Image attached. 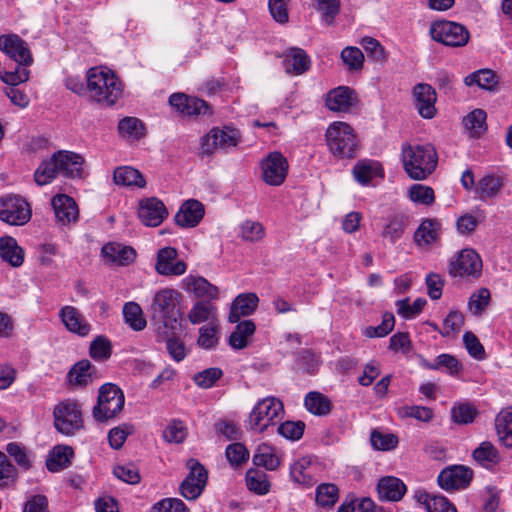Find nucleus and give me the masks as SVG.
<instances>
[{
    "label": "nucleus",
    "mask_w": 512,
    "mask_h": 512,
    "mask_svg": "<svg viewBox=\"0 0 512 512\" xmlns=\"http://www.w3.org/2000/svg\"><path fill=\"white\" fill-rule=\"evenodd\" d=\"M284 406L281 400L269 396L259 400L248 417V426L251 430L263 433L270 426H275L282 418Z\"/></svg>",
    "instance_id": "obj_6"
},
{
    "label": "nucleus",
    "mask_w": 512,
    "mask_h": 512,
    "mask_svg": "<svg viewBox=\"0 0 512 512\" xmlns=\"http://www.w3.org/2000/svg\"><path fill=\"white\" fill-rule=\"evenodd\" d=\"M247 488L258 495H265L270 491V482L267 474L259 469L251 468L246 472Z\"/></svg>",
    "instance_id": "obj_45"
},
{
    "label": "nucleus",
    "mask_w": 512,
    "mask_h": 512,
    "mask_svg": "<svg viewBox=\"0 0 512 512\" xmlns=\"http://www.w3.org/2000/svg\"><path fill=\"white\" fill-rule=\"evenodd\" d=\"M216 314V307L210 301L196 302L188 313V319L192 324H199L213 319Z\"/></svg>",
    "instance_id": "obj_50"
},
{
    "label": "nucleus",
    "mask_w": 512,
    "mask_h": 512,
    "mask_svg": "<svg viewBox=\"0 0 512 512\" xmlns=\"http://www.w3.org/2000/svg\"><path fill=\"white\" fill-rule=\"evenodd\" d=\"M205 214L204 205L195 199L185 201L175 215V222L182 228L196 227Z\"/></svg>",
    "instance_id": "obj_23"
},
{
    "label": "nucleus",
    "mask_w": 512,
    "mask_h": 512,
    "mask_svg": "<svg viewBox=\"0 0 512 512\" xmlns=\"http://www.w3.org/2000/svg\"><path fill=\"white\" fill-rule=\"evenodd\" d=\"M226 458L232 466H239L249 458V451L244 444L235 442L226 447Z\"/></svg>",
    "instance_id": "obj_63"
},
{
    "label": "nucleus",
    "mask_w": 512,
    "mask_h": 512,
    "mask_svg": "<svg viewBox=\"0 0 512 512\" xmlns=\"http://www.w3.org/2000/svg\"><path fill=\"white\" fill-rule=\"evenodd\" d=\"M353 175L361 185H367L375 177H384L382 166L377 161L361 160L353 167Z\"/></svg>",
    "instance_id": "obj_34"
},
{
    "label": "nucleus",
    "mask_w": 512,
    "mask_h": 512,
    "mask_svg": "<svg viewBox=\"0 0 512 512\" xmlns=\"http://www.w3.org/2000/svg\"><path fill=\"white\" fill-rule=\"evenodd\" d=\"M370 442L375 450L388 451L394 449L398 444V438L392 433H382L373 430L370 436Z\"/></svg>",
    "instance_id": "obj_58"
},
{
    "label": "nucleus",
    "mask_w": 512,
    "mask_h": 512,
    "mask_svg": "<svg viewBox=\"0 0 512 512\" xmlns=\"http://www.w3.org/2000/svg\"><path fill=\"white\" fill-rule=\"evenodd\" d=\"M17 476V470L9 461L7 455L0 451V488L11 486Z\"/></svg>",
    "instance_id": "obj_61"
},
{
    "label": "nucleus",
    "mask_w": 512,
    "mask_h": 512,
    "mask_svg": "<svg viewBox=\"0 0 512 512\" xmlns=\"http://www.w3.org/2000/svg\"><path fill=\"white\" fill-rule=\"evenodd\" d=\"M377 490L381 499L397 502L403 498L407 488L399 478L386 476L379 480Z\"/></svg>",
    "instance_id": "obj_30"
},
{
    "label": "nucleus",
    "mask_w": 512,
    "mask_h": 512,
    "mask_svg": "<svg viewBox=\"0 0 512 512\" xmlns=\"http://www.w3.org/2000/svg\"><path fill=\"white\" fill-rule=\"evenodd\" d=\"M409 199L421 205L430 206L435 201L434 190L423 184H413L408 190Z\"/></svg>",
    "instance_id": "obj_54"
},
{
    "label": "nucleus",
    "mask_w": 512,
    "mask_h": 512,
    "mask_svg": "<svg viewBox=\"0 0 512 512\" xmlns=\"http://www.w3.org/2000/svg\"><path fill=\"white\" fill-rule=\"evenodd\" d=\"M395 318L394 315L390 312L384 313L382 317V322L378 326H369L364 330V335L369 338L374 337H385L387 336L394 328Z\"/></svg>",
    "instance_id": "obj_60"
},
{
    "label": "nucleus",
    "mask_w": 512,
    "mask_h": 512,
    "mask_svg": "<svg viewBox=\"0 0 512 512\" xmlns=\"http://www.w3.org/2000/svg\"><path fill=\"white\" fill-rule=\"evenodd\" d=\"M504 178L496 175H486L479 180L475 192L481 201L496 197L504 186Z\"/></svg>",
    "instance_id": "obj_37"
},
{
    "label": "nucleus",
    "mask_w": 512,
    "mask_h": 512,
    "mask_svg": "<svg viewBox=\"0 0 512 512\" xmlns=\"http://www.w3.org/2000/svg\"><path fill=\"white\" fill-rule=\"evenodd\" d=\"M259 298L255 293L239 294L231 304L228 320L230 323L239 322L241 317H246L255 312Z\"/></svg>",
    "instance_id": "obj_27"
},
{
    "label": "nucleus",
    "mask_w": 512,
    "mask_h": 512,
    "mask_svg": "<svg viewBox=\"0 0 512 512\" xmlns=\"http://www.w3.org/2000/svg\"><path fill=\"white\" fill-rule=\"evenodd\" d=\"M339 498V489L333 483H322L316 489L315 501L321 507H333Z\"/></svg>",
    "instance_id": "obj_49"
},
{
    "label": "nucleus",
    "mask_w": 512,
    "mask_h": 512,
    "mask_svg": "<svg viewBox=\"0 0 512 512\" xmlns=\"http://www.w3.org/2000/svg\"><path fill=\"white\" fill-rule=\"evenodd\" d=\"M326 145L330 153L337 159L356 157L358 139L354 129L345 122L331 123L325 133Z\"/></svg>",
    "instance_id": "obj_4"
},
{
    "label": "nucleus",
    "mask_w": 512,
    "mask_h": 512,
    "mask_svg": "<svg viewBox=\"0 0 512 512\" xmlns=\"http://www.w3.org/2000/svg\"><path fill=\"white\" fill-rule=\"evenodd\" d=\"M6 452L15 460L22 471H27L32 467V455L24 445L17 442L8 443Z\"/></svg>",
    "instance_id": "obj_48"
},
{
    "label": "nucleus",
    "mask_w": 512,
    "mask_h": 512,
    "mask_svg": "<svg viewBox=\"0 0 512 512\" xmlns=\"http://www.w3.org/2000/svg\"><path fill=\"white\" fill-rule=\"evenodd\" d=\"M414 105L421 117L432 119L436 115V91L426 83H419L413 88Z\"/></svg>",
    "instance_id": "obj_17"
},
{
    "label": "nucleus",
    "mask_w": 512,
    "mask_h": 512,
    "mask_svg": "<svg viewBox=\"0 0 512 512\" xmlns=\"http://www.w3.org/2000/svg\"><path fill=\"white\" fill-rule=\"evenodd\" d=\"M182 287L188 293L203 301H213L219 298V289L202 276L188 275L182 281Z\"/></svg>",
    "instance_id": "obj_18"
},
{
    "label": "nucleus",
    "mask_w": 512,
    "mask_h": 512,
    "mask_svg": "<svg viewBox=\"0 0 512 512\" xmlns=\"http://www.w3.org/2000/svg\"><path fill=\"white\" fill-rule=\"evenodd\" d=\"M482 259L473 249H463L450 261L449 274L452 277L477 279L482 274Z\"/></svg>",
    "instance_id": "obj_11"
},
{
    "label": "nucleus",
    "mask_w": 512,
    "mask_h": 512,
    "mask_svg": "<svg viewBox=\"0 0 512 512\" xmlns=\"http://www.w3.org/2000/svg\"><path fill=\"white\" fill-rule=\"evenodd\" d=\"M138 216L144 225L156 227L168 216V212L162 201L148 198L140 202Z\"/></svg>",
    "instance_id": "obj_19"
},
{
    "label": "nucleus",
    "mask_w": 512,
    "mask_h": 512,
    "mask_svg": "<svg viewBox=\"0 0 512 512\" xmlns=\"http://www.w3.org/2000/svg\"><path fill=\"white\" fill-rule=\"evenodd\" d=\"M189 474L180 486L181 495L187 500H195L202 493L207 482V471L197 460L190 459L187 462Z\"/></svg>",
    "instance_id": "obj_13"
},
{
    "label": "nucleus",
    "mask_w": 512,
    "mask_h": 512,
    "mask_svg": "<svg viewBox=\"0 0 512 512\" xmlns=\"http://www.w3.org/2000/svg\"><path fill=\"white\" fill-rule=\"evenodd\" d=\"M283 64L288 74L301 75L309 70L311 60L303 49L292 47L286 52Z\"/></svg>",
    "instance_id": "obj_29"
},
{
    "label": "nucleus",
    "mask_w": 512,
    "mask_h": 512,
    "mask_svg": "<svg viewBox=\"0 0 512 512\" xmlns=\"http://www.w3.org/2000/svg\"><path fill=\"white\" fill-rule=\"evenodd\" d=\"M169 103L184 116L205 115L209 112V106L204 100L183 93L172 94Z\"/></svg>",
    "instance_id": "obj_21"
},
{
    "label": "nucleus",
    "mask_w": 512,
    "mask_h": 512,
    "mask_svg": "<svg viewBox=\"0 0 512 512\" xmlns=\"http://www.w3.org/2000/svg\"><path fill=\"white\" fill-rule=\"evenodd\" d=\"M118 132L121 137L128 140H139L145 136L144 123L136 117H125L118 123Z\"/></svg>",
    "instance_id": "obj_43"
},
{
    "label": "nucleus",
    "mask_w": 512,
    "mask_h": 512,
    "mask_svg": "<svg viewBox=\"0 0 512 512\" xmlns=\"http://www.w3.org/2000/svg\"><path fill=\"white\" fill-rule=\"evenodd\" d=\"M123 317L125 323L134 331L143 330L146 325V319L143 316L140 305L136 302H127L123 306Z\"/></svg>",
    "instance_id": "obj_46"
},
{
    "label": "nucleus",
    "mask_w": 512,
    "mask_h": 512,
    "mask_svg": "<svg viewBox=\"0 0 512 512\" xmlns=\"http://www.w3.org/2000/svg\"><path fill=\"white\" fill-rule=\"evenodd\" d=\"M180 294L172 288H165L158 291L151 304V313L154 320L169 325L172 321L176 322L179 315L177 304Z\"/></svg>",
    "instance_id": "obj_10"
},
{
    "label": "nucleus",
    "mask_w": 512,
    "mask_h": 512,
    "mask_svg": "<svg viewBox=\"0 0 512 512\" xmlns=\"http://www.w3.org/2000/svg\"><path fill=\"white\" fill-rule=\"evenodd\" d=\"M326 106L335 112H348L357 102L354 91L347 86L332 89L326 97Z\"/></svg>",
    "instance_id": "obj_25"
},
{
    "label": "nucleus",
    "mask_w": 512,
    "mask_h": 512,
    "mask_svg": "<svg viewBox=\"0 0 512 512\" xmlns=\"http://www.w3.org/2000/svg\"><path fill=\"white\" fill-rule=\"evenodd\" d=\"M473 478V470L464 465H451L438 475L439 486L447 491L466 489Z\"/></svg>",
    "instance_id": "obj_14"
},
{
    "label": "nucleus",
    "mask_w": 512,
    "mask_h": 512,
    "mask_svg": "<svg viewBox=\"0 0 512 512\" xmlns=\"http://www.w3.org/2000/svg\"><path fill=\"white\" fill-rule=\"evenodd\" d=\"M125 396L123 391L113 383H106L99 389L97 404L92 415L95 421L104 423L116 418L123 410Z\"/></svg>",
    "instance_id": "obj_5"
},
{
    "label": "nucleus",
    "mask_w": 512,
    "mask_h": 512,
    "mask_svg": "<svg viewBox=\"0 0 512 512\" xmlns=\"http://www.w3.org/2000/svg\"><path fill=\"white\" fill-rule=\"evenodd\" d=\"M414 498L424 506L427 512H457L455 506L444 496L430 495L423 490H418Z\"/></svg>",
    "instance_id": "obj_31"
},
{
    "label": "nucleus",
    "mask_w": 512,
    "mask_h": 512,
    "mask_svg": "<svg viewBox=\"0 0 512 512\" xmlns=\"http://www.w3.org/2000/svg\"><path fill=\"white\" fill-rule=\"evenodd\" d=\"M0 256L13 267H19L24 261L23 249L10 236L0 238Z\"/></svg>",
    "instance_id": "obj_38"
},
{
    "label": "nucleus",
    "mask_w": 512,
    "mask_h": 512,
    "mask_svg": "<svg viewBox=\"0 0 512 512\" xmlns=\"http://www.w3.org/2000/svg\"><path fill=\"white\" fill-rule=\"evenodd\" d=\"M103 257L118 266H127L135 261L136 251L119 243H107L102 247Z\"/></svg>",
    "instance_id": "obj_28"
},
{
    "label": "nucleus",
    "mask_w": 512,
    "mask_h": 512,
    "mask_svg": "<svg viewBox=\"0 0 512 512\" xmlns=\"http://www.w3.org/2000/svg\"><path fill=\"white\" fill-rule=\"evenodd\" d=\"M261 168L265 183L271 186H280L286 179L289 164L280 152L274 151L262 161Z\"/></svg>",
    "instance_id": "obj_15"
},
{
    "label": "nucleus",
    "mask_w": 512,
    "mask_h": 512,
    "mask_svg": "<svg viewBox=\"0 0 512 512\" xmlns=\"http://www.w3.org/2000/svg\"><path fill=\"white\" fill-rule=\"evenodd\" d=\"M59 317L65 328L73 334L85 337L91 330L90 324L74 306H63L59 311Z\"/></svg>",
    "instance_id": "obj_22"
},
{
    "label": "nucleus",
    "mask_w": 512,
    "mask_h": 512,
    "mask_svg": "<svg viewBox=\"0 0 512 512\" xmlns=\"http://www.w3.org/2000/svg\"><path fill=\"white\" fill-rule=\"evenodd\" d=\"M440 224L437 220L425 219L414 233V241L419 246H427L439 237Z\"/></svg>",
    "instance_id": "obj_40"
},
{
    "label": "nucleus",
    "mask_w": 512,
    "mask_h": 512,
    "mask_svg": "<svg viewBox=\"0 0 512 512\" xmlns=\"http://www.w3.org/2000/svg\"><path fill=\"white\" fill-rule=\"evenodd\" d=\"M31 218L30 205L19 196H7L0 201V220L14 226H22Z\"/></svg>",
    "instance_id": "obj_12"
},
{
    "label": "nucleus",
    "mask_w": 512,
    "mask_h": 512,
    "mask_svg": "<svg viewBox=\"0 0 512 512\" xmlns=\"http://www.w3.org/2000/svg\"><path fill=\"white\" fill-rule=\"evenodd\" d=\"M253 463L272 471L278 468L280 460L270 446L261 445L253 456Z\"/></svg>",
    "instance_id": "obj_52"
},
{
    "label": "nucleus",
    "mask_w": 512,
    "mask_h": 512,
    "mask_svg": "<svg viewBox=\"0 0 512 512\" xmlns=\"http://www.w3.org/2000/svg\"><path fill=\"white\" fill-rule=\"evenodd\" d=\"M113 181L116 185L125 187L144 188L146 185L140 171L130 166L117 167L113 172Z\"/></svg>",
    "instance_id": "obj_35"
},
{
    "label": "nucleus",
    "mask_w": 512,
    "mask_h": 512,
    "mask_svg": "<svg viewBox=\"0 0 512 512\" xmlns=\"http://www.w3.org/2000/svg\"><path fill=\"white\" fill-rule=\"evenodd\" d=\"M410 223L411 217L408 214L402 211H394L387 217L381 235L391 243H395L402 238Z\"/></svg>",
    "instance_id": "obj_26"
},
{
    "label": "nucleus",
    "mask_w": 512,
    "mask_h": 512,
    "mask_svg": "<svg viewBox=\"0 0 512 512\" xmlns=\"http://www.w3.org/2000/svg\"><path fill=\"white\" fill-rule=\"evenodd\" d=\"M112 354V345L105 336H97L90 344L89 355L97 361H105Z\"/></svg>",
    "instance_id": "obj_56"
},
{
    "label": "nucleus",
    "mask_w": 512,
    "mask_h": 512,
    "mask_svg": "<svg viewBox=\"0 0 512 512\" xmlns=\"http://www.w3.org/2000/svg\"><path fill=\"white\" fill-rule=\"evenodd\" d=\"M73 457V450L68 446H56L49 454L46 467L50 472H58L68 467Z\"/></svg>",
    "instance_id": "obj_42"
},
{
    "label": "nucleus",
    "mask_w": 512,
    "mask_h": 512,
    "mask_svg": "<svg viewBox=\"0 0 512 512\" xmlns=\"http://www.w3.org/2000/svg\"><path fill=\"white\" fill-rule=\"evenodd\" d=\"M486 118L487 115L484 110L474 109L463 118V125L472 136L479 137L487 129Z\"/></svg>",
    "instance_id": "obj_47"
},
{
    "label": "nucleus",
    "mask_w": 512,
    "mask_h": 512,
    "mask_svg": "<svg viewBox=\"0 0 512 512\" xmlns=\"http://www.w3.org/2000/svg\"><path fill=\"white\" fill-rule=\"evenodd\" d=\"M57 223L65 226L76 222L79 216L75 200L65 194H58L51 201Z\"/></svg>",
    "instance_id": "obj_20"
},
{
    "label": "nucleus",
    "mask_w": 512,
    "mask_h": 512,
    "mask_svg": "<svg viewBox=\"0 0 512 512\" xmlns=\"http://www.w3.org/2000/svg\"><path fill=\"white\" fill-rule=\"evenodd\" d=\"M241 140L240 131L230 126L214 127L201 139L200 153L211 156L217 150L229 151L235 148Z\"/></svg>",
    "instance_id": "obj_7"
},
{
    "label": "nucleus",
    "mask_w": 512,
    "mask_h": 512,
    "mask_svg": "<svg viewBox=\"0 0 512 512\" xmlns=\"http://www.w3.org/2000/svg\"><path fill=\"white\" fill-rule=\"evenodd\" d=\"M155 270L162 276H180L185 274L187 264L178 259L176 248L168 246L158 250Z\"/></svg>",
    "instance_id": "obj_16"
},
{
    "label": "nucleus",
    "mask_w": 512,
    "mask_h": 512,
    "mask_svg": "<svg viewBox=\"0 0 512 512\" xmlns=\"http://www.w3.org/2000/svg\"><path fill=\"white\" fill-rule=\"evenodd\" d=\"M86 93L91 101L105 107L113 106L122 96L123 84L106 67H92L86 74Z\"/></svg>",
    "instance_id": "obj_2"
},
{
    "label": "nucleus",
    "mask_w": 512,
    "mask_h": 512,
    "mask_svg": "<svg viewBox=\"0 0 512 512\" xmlns=\"http://www.w3.org/2000/svg\"><path fill=\"white\" fill-rule=\"evenodd\" d=\"M472 455L473 459L486 469L493 468L501 461L498 449L489 441L482 442Z\"/></svg>",
    "instance_id": "obj_39"
},
{
    "label": "nucleus",
    "mask_w": 512,
    "mask_h": 512,
    "mask_svg": "<svg viewBox=\"0 0 512 512\" xmlns=\"http://www.w3.org/2000/svg\"><path fill=\"white\" fill-rule=\"evenodd\" d=\"M58 174L60 173L53 154L49 160L43 161L37 168L34 173V179L38 185L43 186L50 183Z\"/></svg>",
    "instance_id": "obj_51"
},
{
    "label": "nucleus",
    "mask_w": 512,
    "mask_h": 512,
    "mask_svg": "<svg viewBox=\"0 0 512 512\" xmlns=\"http://www.w3.org/2000/svg\"><path fill=\"white\" fill-rule=\"evenodd\" d=\"M499 440L506 447L512 448V408L502 409L495 419Z\"/></svg>",
    "instance_id": "obj_41"
},
{
    "label": "nucleus",
    "mask_w": 512,
    "mask_h": 512,
    "mask_svg": "<svg viewBox=\"0 0 512 512\" xmlns=\"http://www.w3.org/2000/svg\"><path fill=\"white\" fill-rule=\"evenodd\" d=\"M97 370L89 360L77 362L68 373V380L75 386H86L96 377Z\"/></svg>",
    "instance_id": "obj_33"
},
{
    "label": "nucleus",
    "mask_w": 512,
    "mask_h": 512,
    "mask_svg": "<svg viewBox=\"0 0 512 512\" xmlns=\"http://www.w3.org/2000/svg\"><path fill=\"white\" fill-rule=\"evenodd\" d=\"M256 325L252 320L237 322L235 330L230 334L228 343L235 350L246 348L250 343V338L254 335Z\"/></svg>",
    "instance_id": "obj_32"
},
{
    "label": "nucleus",
    "mask_w": 512,
    "mask_h": 512,
    "mask_svg": "<svg viewBox=\"0 0 512 512\" xmlns=\"http://www.w3.org/2000/svg\"><path fill=\"white\" fill-rule=\"evenodd\" d=\"M54 426L64 435H73L83 428L81 406L74 400L67 399L58 403L53 410Z\"/></svg>",
    "instance_id": "obj_8"
},
{
    "label": "nucleus",
    "mask_w": 512,
    "mask_h": 512,
    "mask_svg": "<svg viewBox=\"0 0 512 512\" xmlns=\"http://www.w3.org/2000/svg\"><path fill=\"white\" fill-rule=\"evenodd\" d=\"M341 59L349 70H360L363 67L364 55L357 47L348 46L341 52Z\"/></svg>",
    "instance_id": "obj_62"
},
{
    "label": "nucleus",
    "mask_w": 512,
    "mask_h": 512,
    "mask_svg": "<svg viewBox=\"0 0 512 512\" xmlns=\"http://www.w3.org/2000/svg\"><path fill=\"white\" fill-rule=\"evenodd\" d=\"M465 322L464 315L459 310H450L443 320V328L440 332L442 337H450L457 334Z\"/></svg>",
    "instance_id": "obj_55"
},
{
    "label": "nucleus",
    "mask_w": 512,
    "mask_h": 512,
    "mask_svg": "<svg viewBox=\"0 0 512 512\" xmlns=\"http://www.w3.org/2000/svg\"><path fill=\"white\" fill-rule=\"evenodd\" d=\"M429 32L434 41L450 47H463L470 38L464 25L448 20L433 22Z\"/></svg>",
    "instance_id": "obj_9"
},
{
    "label": "nucleus",
    "mask_w": 512,
    "mask_h": 512,
    "mask_svg": "<svg viewBox=\"0 0 512 512\" xmlns=\"http://www.w3.org/2000/svg\"><path fill=\"white\" fill-rule=\"evenodd\" d=\"M464 83L469 87L476 85L483 90L494 91L498 86L499 78L491 69H480L467 75Z\"/></svg>",
    "instance_id": "obj_36"
},
{
    "label": "nucleus",
    "mask_w": 512,
    "mask_h": 512,
    "mask_svg": "<svg viewBox=\"0 0 512 512\" xmlns=\"http://www.w3.org/2000/svg\"><path fill=\"white\" fill-rule=\"evenodd\" d=\"M240 236L247 242H258L265 236V228L258 221L246 220L240 225Z\"/></svg>",
    "instance_id": "obj_57"
},
{
    "label": "nucleus",
    "mask_w": 512,
    "mask_h": 512,
    "mask_svg": "<svg viewBox=\"0 0 512 512\" xmlns=\"http://www.w3.org/2000/svg\"><path fill=\"white\" fill-rule=\"evenodd\" d=\"M491 294L488 288L482 287L473 293L468 301V309L475 316H480L489 306Z\"/></svg>",
    "instance_id": "obj_53"
},
{
    "label": "nucleus",
    "mask_w": 512,
    "mask_h": 512,
    "mask_svg": "<svg viewBox=\"0 0 512 512\" xmlns=\"http://www.w3.org/2000/svg\"><path fill=\"white\" fill-rule=\"evenodd\" d=\"M306 409L317 416L328 415L331 411V401L320 392H309L304 399Z\"/></svg>",
    "instance_id": "obj_44"
},
{
    "label": "nucleus",
    "mask_w": 512,
    "mask_h": 512,
    "mask_svg": "<svg viewBox=\"0 0 512 512\" xmlns=\"http://www.w3.org/2000/svg\"><path fill=\"white\" fill-rule=\"evenodd\" d=\"M0 49L13 61V67H5L0 72L3 82L11 86H17L29 79L28 67L33 58L27 43L16 34L0 36Z\"/></svg>",
    "instance_id": "obj_1"
},
{
    "label": "nucleus",
    "mask_w": 512,
    "mask_h": 512,
    "mask_svg": "<svg viewBox=\"0 0 512 512\" xmlns=\"http://www.w3.org/2000/svg\"><path fill=\"white\" fill-rule=\"evenodd\" d=\"M151 512H188V508L178 498H165L155 503Z\"/></svg>",
    "instance_id": "obj_64"
},
{
    "label": "nucleus",
    "mask_w": 512,
    "mask_h": 512,
    "mask_svg": "<svg viewBox=\"0 0 512 512\" xmlns=\"http://www.w3.org/2000/svg\"><path fill=\"white\" fill-rule=\"evenodd\" d=\"M54 160L58 165L59 173L65 177L80 178L82 176L84 159L80 154L58 151L54 153Z\"/></svg>",
    "instance_id": "obj_24"
},
{
    "label": "nucleus",
    "mask_w": 512,
    "mask_h": 512,
    "mask_svg": "<svg viewBox=\"0 0 512 512\" xmlns=\"http://www.w3.org/2000/svg\"><path fill=\"white\" fill-rule=\"evenodd\" d=\"M223 371L217 367L204 369L193 376L194 383L203 389L211 388L221 377Z\"/></svg>",
    "instance_id": "obj_59"
},
{
    "label": "nucleus",
    "mask_w": 512,
    "mask_h": 512,
    "mask_svg": "<svg viewBox=\"0 0 512 512\" xmlns=\"http://www.w3.org/2000/svg\"><path fill=\"white\" fill-rule=\"evenodd\" d=\"M401 160L405 172L411 179L424 180L434 172L438 155L431 144L404 143L401 148Z\"/></svg>",
    "instance_id": "obj_3"
}]
</instances>
